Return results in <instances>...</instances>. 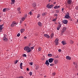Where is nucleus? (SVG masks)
I'll list each match as a JSON object with an SVG mask.
<instances>
[{
  "label": "nucleus",
  "instance_id": "obj_1",
  "mask_svg": "<svg viewBox=\"0 0 78 78\" xmlns=\"http://www.w3.org/2000/svg\"><path fill=\"white\" fill-rule=\"evenodd\" d=\"M25 51H27V53H30L31 51V50L30 49V48L28 46H26L24 48Z\"/></svg>",
  "mask_w": 78,
  "mask_h": 78
},
{
  "label": "nucleus",
  "instance_id": "obj_2",
  "mask_svg": "<svg viewBox=\"0 0 78 78\" xmlns=\"http://www.w3.org/2000/svg\"><path fill=\"white\" fill-rule=\"evenodd\" d=\"M50 5V4H48L46 6L47 8H48V9L52 8H53V7L54 6V5Z\"/></svg>",
  "mask_w": 78,
  "mask_h": 78
},
{
  "label": "nucleus",
  "instance_id": "obj_3",
  "mask_svg": "<svg viewBox=\"0 0 78 78\" xmlns=\"http://www.w3.org/2000/svg\"><path fill=\"white\" fill-rule=\"evenodd\" d=\"M17 25V23L15 21H14L13 22H12V24H11V27H15Z\"/></svg>",
  "mask_w": 78,
  "mask_h": 78
},
{
  "label": "nucleus",
  "instance_id": "obj_4",
  "mask_svg": "<svg viewBox=\"0 0 78 78\" xmlns=\"http://www.w3.org/2000/svg\"><path fill=\"white\" fill-rule=\"evenodd\" d=\"M66 30H67V28H66V27H63L62 29L61 30V32L62 33H63L66 31Z\"/></svg>",
  "mask_w": 78,
  "mask_h": 78
},
{
  "label": "nucleus",
  "instance_id": "obj_5",
  "mask_svg": "<svg viewBox=\"0 0 78 78\" xmlns=\"http://www.w3.org/2000/svg\"><path fill=\"white\" fill-rule=\"evenodd\" d=\"M62 22L63 23L67 25V23H68V20H64L62 21Z\"/></svg>",
  "mask_w": 78,
  "mask_h": 78
},
{
  "label": "nucleus",
  "instance_id": "obj_6",
  "mask_svg": "<svg viewBox=\"0 0 78 78\" xmlns=\"http://www.w3.org/2000/svg\"><path fill=\"white\" fill-rule=\"evenodd\" d=\"M55 42L56 45H58L59 44V40L58 39H56L55 41Z\"/></svg>",
  "mask_w": 78,
  "mask_h": 78
},
{
  "label": "nucleus",
  "instance_id": "obj_7",
  "mask_svg": "<svg viewBox=\"0 0 78 78\" xmlns=\"http://www.w3.org/2000/svg\"><path fill=\"white\" fill-rule=\"evenodd\" d=\"M72 2V0H67V3L68 5H71Z\"/></svg>",
  "mask_w": 78,
  "mask_h": 78
},
{
  "label": "nucleus",
  "instance_id": "obj_8",
  "mask_svg": "<svg viewBox=\"0 0 78 78\" xmlns=\"http://www.w3.org/2000/svg\"><path fill=\"white\" fill-rule=\"evenodd\" d=\"M54 60V59L53 58H50L49 59L48 62H50V63H51L53 62V61Z\"/></svg>",
  "mask_w": 78,
  "mask_h": 78
},
{
  "label": "nucleus",
  "instance_id": "obj_9",
  "mask_svg": "<svg viewBox=\"0 0 78 78\" xmlns=\"http://www.w3.org/2000/svg\"><path fill=\"white\" fill-rule=\"evenodd\" d=\"M2 40L6 42L8 41V38L5 37H4L2 38Z\"/></svg>",
  "mask_w": 78,
  "mask_h": 78
},
{
  "label": "nucleus",
  "instance_id": "obj_10",
  "mask_svg": "<svg viewBox=\"0 0 78 78\" xmlns=\"http://www.w3.org/2000/svg\"><path fill=\"white\" fill-rule=\"evenodd\" d=\"M61 43L63 45H64L67 44V43L66 42V41H62Z\"/></svg>",
  "mask_w": 78,
  "mask_h": 78
},
{
  "label": "nucleus",
  "instance_id": "obj_11",
  "mask_svg": "<svg viewBox=\"0 0 78 78\" xmlns=\"http://www.w3.org/2000/svg\"><path fill=\"white\" fill-rule=\"evenodd\" d=\"M37 24L39 27H42V23L40 22H38Z\"/></svg>",
  "mask_w": 78,
  "mask_h": 78
},
{
  "label": "nucleus",
  "instance_id": "obj_12",
  "mask_svg": "<svg viewBox=\"0 0 78 78\" xmlns=\"http://www.w3.org/2000/svg\"><path fill=\"white\" fill-rule=\"evenodd\" d=\"M66 58L68 60H70L71 59V58L69 56H66Z\"/></svg>",
  "mask_w": 78,
  "mask_h": 78
},
{
  "label": "nucleus",
  "instance_id": "obj_13",
  "mask_svg": "<svg viewBox=\"0 0 78 78\" xmlns=\"http://www.w3.org/2000/svg\"><path fill=\"white\" fill-rule=\"evenodd\" d=\"M32 6L34 8H35V7L36 6V3L34 2V3L32 4Z\"/></svg>",
  "mask_w": 78,
  "mask_h": 78
},
{
  "label": "nucleus",
  "instance_id": "obj_14",
  "mask_svg": "<svg viewBox=\"0 0 78 78\" xmlns=\"http://www.w3.org/2000/svg\"><path fill=\"white\" fill-rule=\"evenodd\" d=\"M45 64L46 65H48L47 66H49L50 64V63L48 62V60H47L46 61V62L45 63Z\"/></svg>",
  "mask_w": 78,
  "mask_h": 78
},
{
  "label": "nucleus",
  "instance_id": "obj_15",
  "mask_svg": "<svg viewBox=\"0 0 78 78\" xmlns=\"http://www.w3.org/2000/svg\"><path fill=\"white\" fill-rule=\"evenodd\" d=\"M44 37H47V38H49L50 37L49 35L47 34H44Z\"/></svg>",
  "mask_w": 78,
  "mask_h": 78
},
{
  "label": "nucleus",
  "instance_id": "obj_16",
  "mask_svg": "<svg viewBox=\"0 0 78 78\" xmlns=\"http://www.w3.org/2000/svg\"><path fill=\"white\" fill-rule=\"evenodd\" d=\"M25 31V29H21L20 30V32L21 33H23V32Z\"/></svg>",
  "mask_w": 78,
  "mask_h": 78
},
{
  "label": "nucleus",
  "instance_id": "obj_17",
  "mask_svg": "<svg viewBox=\"0 0 78 78\" xmlns=\"http://www.w3.org/2000/svg\"><path fill=\"white\" fill-rule=\"evenodd\" d=\"M54 9H56L57 8H60V6H55L54 7Z\"/></svg>",
  "mask_w": 78,
  "mask_h": 78
},
{
  "label": "nucleus",
  "instance_id": "obj_18",
  "mask_svg": "<svg viewBox=\"0 0 78 78\" xmlns=\"http://www.w3.org/2000/svg\"><path fill=\"white\" fill-rule=\"evenodd\" d=\"M65 17L66 19H69L70 18V16L69 15H66Z\"/></svg>",
  "mask_w": 78,
  "mask_h": 78
},
{
  "label": "nucleus",
  "instance_id": "obj_19",
  "mask_svg": "<svg viewBox=\"0 0 78 78\" xmlns=\"http://www.w3.org/2000/svg\"><path fill=\"white\" fill-rule=\"evenodd\" d=\"M61 25H59L58 27L57 28V30H59V29H60V28H61Z\"/></svg>",
  "mask_w": 78,
  "mask_h": 78
},
{
  "label": "nucleus",
  "instance_id": "obj_20",
  "mask_svg": "<svg viewBox=\"0 0 78 78\" xmlns=\"http://www.w3.org/2000/svg\"><path fill=\"white\" fill-rule=\"evenodd\" d=\"M8 10V8H4L3 10V12H6Z\"/></svg>",
  "mask_w": 78,
  "mask_h": 78
},
{
  "label": "nucleus",
  "instance_id": "obj_21",
  "mask_svg": "<svg viewBox=\"0 0 78 78\" xmlns=\"http://www.w3.org/2000/svg\"><path fill=\"white\" fill-rule=\"evenodd\" d=\"M23 64V63H20V68L21 69H22V65Z\"/></svg>",
  "mask_w": 78,
  "mask_h": 78
},
{
  "label": "nucleus",
  "instance_id": "obj_22",
  "mask_svg": "<svg viewBox=\"0 0 78 78\" xmlns=\"http://www.w3.org/2000/svg\"><path fill=\"white\" fill-rule=\"evenodd\" d=\"M55 64H58V60H55L54 61Z\"/></svg>",
  "mask_w": 78,
  "mask_h": 78
},
{
  "label": "nucleus",
  "instance_id": "obj_23",
  "mask_svg": "<svg viewBox=\"0 0 78 78\" xmlns=\"http://www.w3.org/2000/svg\"><path fill=\"white\" fill-rule=\"evenodd\" d=\"M27 16H28L27 15V14H25L24 16H23V17L25 18V19H26V18H27Z\"/></svg>",
  "mask_w": 78,
  "mask_h": 78
},
{
  "label": "nucleus",
  "instance_id": "obj_24",
  "mask_svg": "<svg viewBox=\"0 0 78 78\" xmlns=\"http://www.w3.org/2000/svg\"><path fill=\"white\" fill-rule=\"evenodd\" d=\"M70 44H73V41L71 40L70 41Z\"/></svg>",
  "mask_w": 78,
  "mask_h": 78
},
{
  "label": "nucleus",
  "instance_id": "obj_25",
  "mask_svg": "<svg viewBox=\"0 0 78 78\" xmlns=\"http://www.w3.org/2000/svg\"><path fill=\"white\" fill-rule=\"evenodd\" d=\"M46 14H47V13L45 12V13H43L42 14V16H46Z\"/></svg>",
  "mask_w": 78,
  "mask_h": 78
},
{
  "label": "nucleus",
  "instance_id": "obj_26",
  "mask_svg": "<svg viewBox=\"0 0 78 78\" xmlns=\"http://www.w3.org/2000/svg\"><path fill=\"white\" fill-rule=\"evenodd\" d=\"M11 2H12L11 4H14L15 3V0H12L11 1Z\"/></svg>",
  "mask_w": 78,
  "mask_h": 78
},
{
  "label": "nucleus",
  "instance_id": "obj_27",
  "mask_svg": "<svg viewBox=\"0 0 78 78\" xmlns=\"http://www.w3.org/2000/svg\"><path fill=\"white\" fill-rule=\"evenodd\" d=\"M21 20L22 21H24L25 20V19L24 17H23L21 18Z\"/></svg>",
  "mask_w": 78,
  "mask_h": 78
},
{
  "label": "nucleus",
  "instance_id": "obj_28",
  "mask_svg": "<svg viewBox=\"0 0 78 78\" xmlns=\"http://www.w3.org/2000/svg\"><path fill=\"white\" fill-rule=\"evenodd\" d=\"M56 19H57V18L56 17L55 19H54L52 21L53 22H56Z\"/></svg>",
  "mask_w": 78,
  "mask_h": 78
},
{
  "label": "nucleus",
  "instance_id": "obj_29",
  "mask_svg": "<svg viewBox=\"0 0 78 78\" xmlns=\"http://www.w3.org/2000/svg\"><path fill=\"white\" fill-rule=\"evenodd\" d=\"M2 29H3V28L2 27V25H0V31H2Z\"/></svg>",
  "mask_w": 78,
  "mask_h": 78
},
{
  "label": "nucleus",
  "instance_id": "obj_30",
  "mask_svg": "<svg viewBox=\"0 0 78 78\" xmlns=\"http://www.w3.org/2000/svg\"><path fill=\"white\" fill-rule=\"evenodd\" d=\"M56 13H59V11L58 10H55Z\"/></svg>",
  "mask_w": 78,
  "mask_h": 78
},
{
  "label": "nucleus",
  "instance_id": "obj_31",
  "mask_svg": "<svg viewBox=\"0 0 78 78\" xmlns=\"http://www.w3.org/2000/svg\"><path fill=\"white\" fill-rule=\"evenodd\" d=\"M48 56H49V57H51L52 56V55L51 54H49L48 55Z\"/></svg>",
  "mask_w": 78,
  "mask_h": 78
},
{
  "label": "nucleus",
  "instance_id": "obj_32",
  "mask_svg": "<svg viewBox=\"0 0 78 78\" xmlns=\"http://www.w3.org/2000/svg\"><path fill=\"white\" fill-rule=\"evenodd\" d=\"M39 69V66L38 65H37L36 66V70H37V69Z\"/></svg>",
  "mask_w": 78,
  "mask_h": 78
},
{
  "label": "nucleus",
  "instance_id": "obj_33",
  "mask_svg": "<svg viewBox=\"0 0 78 78\" xmlns=\"http://www.w3.org/2000/svg\"><path fill=\"white\" fill-rule=\"evenodd\" d=\"M53 36H54V34L53 33L51 34V37H53Z\"/></svg>",
  "mask_w": 78,
  "mask_h": 78
},
{
  "label": "nucleus",
  "instance_id": "obj_34",
  "mask_svg": "<svg viewBox=\"0 0 78 78\" xmlns=\"http://www.w3.org/2000/svg\"><path fill=\"white\" fill-rule=\"evenodd\" d=\"M40 16L41 15H40V14H38L37 15V18H38V19H39V17H40Z\"/></svg>",
  "mask_w": 78,
  "mask_h": 78
},
{
  "label": "nucleus",
  "instance_id": "obj_35",
  "mask_svg": "<svg viewBox=\"0 0 78 78\" xmlns=\"http://www.w3.org/2000/svg\"><path fill=\"white\" fill-rule=\"evenodd\" d=\"M23 57H27V55H26V54H23Z\"/></svg>",
  "mask_w": 78,
  "mask_h": 78
},
{
  "label": "nucleus",
  "instance_id": "obj_36",
  "mask_svg": "<svg viewBox=\"0 0 78 78\" xmlns=\"http://www.w3.org/2000/svg\"><path fill=\"white\" fill-rule=\"evenodd\" d=\"M54 16L55 17H57L58 16V14H54Z\"/></svg>",
  "mask_w": 78,
  "mask_h": 78
},
{
  "label": "nucleus",
  "instance_id": "obj_37",
  "mask_svg": "<svg viewBox=\"0 0 78 78\" xmlns=\"http://www.w3.org/2000/svg\"><path fill=\"white\" fill-rule=\"evenodd\" d=\"M32 72H30L29 73V75L30 76H31L32 75Z\"/></svg>",
  "mask_w": 78,
  "mask_h": 78
},
{
  "label": "nucleus",
  "instance_id": "obj_38",
  "mask_svg": "<svg viewBox=\"0 0 78 78\" xmlns=\"http://www.w3.org/2000/svg\"><path fill=\"white\" fill-rule=\"evenodd\" d=\"M56 75V73H52V75L53 76H55V75Z\"/></svg>",
  "mask_w": 78,
  "mask_h": 78
},
{
  "label": "nucleus",
  "instance_id": "obj_39",
  "mask_svg": "<svg viewBox=\"0 0 78 78\" xmlns=\"http://www.w3.org/2000/svg\"><path fill=\"white\" fill-rule=\"evenodd\" d=\"M64 9L62 8V12H64Z\"/></svg>",
  "mask_w": 78,
  "mask_h": 78
},
{
  "label": "nucleus",
  "instance_id": "obj_40",
  "mask_svg": "<svg viewBox=\"0 0 78 78\" xmlns=\"http://www.w3.org/2000/svg\"><path fill=\"white\" fill-rule=\"evenodd\" d=\"M33 14V13H32V12H30V16H31Z\"/></svg>",
  "mask_w": 78,
  "mask_h": 78
},
{
  "label": "nucleus",
  "instance_id": "obj_41",
  "mask_svg": "<svg viewBox=\"0 0 78 78\" xmlns=\"http://www.w3.org/2000/svg\"><path fill=\"white\" fill-rule=\"evenodd\" d=\"M20 33H18V34H17V37H19V36H20Z\"/></svg>",
  "mask_w": 78,
  "mask_h": 78
},
{
  "label": "nucleus",
  "instance_id": "obj_42",
  "mask_svg": "<svg viewBox=\"0 0 78 78\" xmlns=\"http://www.w3.org/2000/svg\"><path fill=\"white\" fill-rule=\"evenodd\" d=\"M73 65H74V66H75L76 65V63H75V62H73Z\"/></svg>",
  "mask_w": 78,
  "mask_h": 78
},
{
  "label": "nucleus",
  "instance_id": "obj_43",
  "mask_svg": "<svg viewBox=\"0 0 78 78\" xmlns=\"http://www.w3.org/2000/svg\"><path fill=\"white\" fill-rule=\"evenodd\" d=\"M20 7H19L18 9H17V11H20Z\"/></svg>",
  "mask_w": 78,
  "mask_h": 78
},
{
  "label": "nucleus",
  "instance_id": "obj_44",
  "mask_svg": "<svg viewBox=\"0 0 78 78\" xmlns=\"http://www.w3.org/2000/svg\"><path fill=\"white\" fill-rule=\"evenodd\" d=\"M38 50H39V51H41V47H39L38 48Z\"/></svg>",
  "mask_w": 78,
  "mask_h": 78
},
{
  "label": "nucleus",
  "instance_id": "obj_45",
  "mask_svg": "<svg viewBox=\"0 0 78 78\" xmlns=\"http://www.w3.org/2000/svg\"><path fill=\"white\" fill-rule=\"evenodd\" d=\"M18 62V60H16L15 61V64H17V62Z\"/></svg>",
  "mask_w": 78,
  "mask_h": 78
},
{
  "label": "nucleus",
  "instance_id": "obj_46",
  "mask_svg": "<svg viewBox=\"0 0 78 78\" xmlns=\"http://www.w3.org/2000/svg\"><path fill=\"white\" fill-rule=\"evenodd\" d=\"M50 66H54V64H53V63L51 64H50Z\"/></svg>",
  "mask_w": 78,
  "mask_h": 78
},
{
  "label": "nucleus",
  "instance_id": "obj_47",
  "mask_svg": "<svg viewBox=\"0 0 78 78\" xmlns=\"http://www.w3.org/2000/svg\"><path fill=\"white\" fill-rule=\"evenodd\" d=\"M76 10H78V6H77L76 7Z\"/></svg>",
  "mask_w": 78,
  "mask_h": 78
},
{
  "label": "nucleus",
  "instance_id": "obj_48",
  "mask_svg": "<svg viewBox=\"0 0 78 78\" xmlns=\"http://www.w3.org/2000/svg\"><path fill=\"white\" fill-rule=\"evenodd\" d=\"M19 78H23V76H20L19 77Z\"/></svg>",
  "mask_w": 78,
  "mask_h": 78
},
{
  "label": "nucleus",
  "instance_id": "obj_49",
  "mask_svg": "<svg viewBox=\"0 0 78 78\" xmlns=\"http://www.w3.org/2000/svg\"><path fill=\"white\" fill-rule=\"evenodd\" d=\"M34 47H31V49L33 50V49H34Z\"/></svg>",
  "mask_w": 78,
  "mask_h": 78
},
{
  "label": "nucleus",
  "instance_id": "obj_50",
  "mask_svg": "<svg viewBox=\"0 0 78 78\" xmlns=\"http://www.w3.org/2000/svg\"><path fill=\"white\" fill-rule=\"evenodd\" d=\"M31 66H33V62H31L30 63Z\"/></svg>",
  "mask_w": 78,
  "mask_h": 78
},
{
  "label": "nucleus",
  "instance_id": "obj_51",
  "mask_svg": "<svg viewBox=\"0 0 78 78\" xmlns=\"http://www.w3.org/2000/svg\"><path fill=\"white\" fill-rule=\"evenodd\" d=\"M18 13L19 14H21V12H20V11L18 12Z\"/></svg>",
  "mask_w": 78,
  "mask_h": 78
},
{
  "label": "nucleus",
  "instance_id": "obj_52",
  "mask_svg": "<svg viewBox=\"0 0 78 78\" xmlns=\"http://www.w3.org/2000/svg\"><path fill=\"white\" fill-rule=\"evenodd\" d=\"M58 51L59 52H61V49H58Z\"/></svg>",
  "mask_w": 78,
  "mask_h": 78
},
{
  "label": "nucleus",
  "instance_id": "obj_53",
  "mask_svg": "<svg viewBox=\"0 0 78 78\" xmlns=\"http://www.w3.org/2000/svg\"><path fill=\"white\" fill-rule=\"evenodd\" d=\"M56 58H59V56L57 55V56L56 57Z\"/></svg>",
  "mask_w": 78,
  "mask_h": 78
},
{
  "label": "nucleus",
  "instance_id": "obj_54",
  "mask_svg": "<svg viewBox=\"0 0 78 78\" xmlns=\"http://www.w3.org/2000/svg\"><path fill=\"white\" fill-rule=\"evenodd\" d=\"M66 15L68 16H69V12H67Z\"/></svg>",
  "mask_w": 78,
  "mask_h": 78
},
{
  "label": "nucleus",
  "instance_id": "obj_55",
  "mask_svg": "<svg viewBox=\"0 0 78 78\" xmlns=\"http://www.w3.org/2000/svg\"><path fill=\"white\" fill-rule=\"evenodd\" d=\"M24 39H27V37L26 36H24Z\"/></svg>",
  "mask_w": 78,
  "mask_h": 78
},
{
  "label": "nucleus",
  "instance_id": "obj_56",
  "mask_svg": "<svg viewBox=\"0 0 78 78\" xmlns=\"http://www.w3.org/2000/svg\"><path fill=\"white\" fill-rule=\"evenodd\" d=\"M44 59H45L44 58H42V61H44Z\"/></svg>",
  "mask_w": 78,
  "mask_h": 78
},
{
  "label": "nucleus",
  "instance_id": "obj_57",
  "mask_svg": "<svg viewBox=\"0 0 78 78\" xmlns=\"http://www.w3.org/2000/svg\"><path fill=\"white\" fill-rule=\"evenodd\" d=\"M75 67L76 68L77 67V64H76V65L75 66Z\"/></svg>",
  "mask_w": 78,
  "mask_h": 78
},
{
  "label": "nucleus",
  "instance_id": "obj_58",
  "mask_svg": "<svg viewBox=\"0 0 78 78\" xmlns=\"http://www.w3.org/2000/svg\"><path fill=\"white\" fill-rule=\"evenodd\" d=\"M27 70L28 71L29 70V69L28 68H27Z\"/></svg>",
  "mask_w": 78,
  "mask_h": 78
},
{
  "label": "nucleus",
  "instance_id": "obj_59",
  "mask_svg": "<svg viewBox=\"0 0 78 78\" xmlns=\"http://www.w3.org/2000/svg\"><path fill=\"white\" fill-rule=\"evenodd\" d=\"M70 21H72V19H70Z\"/></svg>",
  "mask_w": 78,
  "mask_h": 78
},
{
  "label": "nucleus",
  "instance_id": "obj_60",
  "mask_svg": "<svg viewBox=\"0 0 78 78\" xmlns=\"http://www.w3.org/2000/svg\"><path fill=\"white\" fill-rule=\"evenodd\" d=\"M3 25H4L3 24L2 25H1L2 27H3Z\"/></svg>",
  "mask_w": 78,
  "mask_h": 78
},
{
  "label": "nucleus",
  "instance_id": "obj_61",
  "mask_svg": "<svg viewBox=\"0 0 78 78\" xmlns=\"http://www.w3.org/2000/svg\"><path fill=\"white\" fill-rule=\"evenodd\" d=\"M54 5L56 4V2H54Z\"/></svg>",
  "mask_w": 78,
  "mask_h": 78
},
{
  "label": "nucleus",
  "instance_id": "obj_62",
  "mask_svg": "<svg viewBox=\"0 0 78 78\" xmlns=\"http://www.w3.org/2000/svg\"><path fill=\"white\" fill-rule=\"evenodd\" d=\"M24 25L25 26V27H26L27 26V25H26V24H24Z\"/></svg>",
  "mask_w": 78,
  "mask_h": 78
},
{
  "label": "nucleus",
  "instance_id": "obj_63",
  "mask_svg": "<svg viewBox=\"0 0 78 78\" xmlns=\"http://www.w3.org/2000/svg\"><path fill=\"white\" fill-rule=\"evenodd\" d=\"M22 21H20V23H22Z\"/></svg>",
  "mask_w": 78,
  "mask_h": 78
},
{
  "label": "nucleus",
  "instance_id": "obj_64",
  "mask_svg": "<svg viewBox=\"0 0 78 78\" xmlns=\"http://www.w3.org/2000/svg\"><path fill=\"white\" fill-rule=\"evenodd\" d=\"M51 0H49V2H50V1H51Z\"/></svg>",
  "mask_w": 78,
  "mask_h": 78
}]
</instances>
